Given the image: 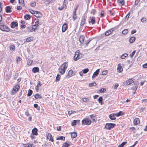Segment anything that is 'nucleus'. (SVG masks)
Here are the masks:
<instances>
[{
  "mask_svg": "<svg viewBox=\"0 0 147 147\" xmlns=\"http://www.w3.org/2000/svg\"><path fill=\"white\" fill-rule=\"evenodd\" d=\"M65 8L66 5H65L63 4L62 6L59 7L58 9L59 10H61L63 9H65Z\"/></svg>",
  "mask_w": 147,
  "mask_h": 147,
  "instance_id": "37998d69",
  "label": "nucleus"
},
{
  "mask_svg": "<svg viewBox=\"0 0 147 147\" xmlns=\"http://www.w3.org/2000/svg\"><path fill=\"white\" fill-rule=\"evenodd\" d=\"M0 29L4 31L8 32L9 30V28L3 23H0Z\"/></svg>",
  "mask_w": 147,
  "mask_h": 147,
  "instance_id": "7ed1b4c3",
  "label": "nucleus"
},
{
  "mask_svg": "<svg viewBox=\"0 0 147 147\" xmlns=\"http://www.w3.org/2000/svg\"><path fill=\"white\" fill-rule=\"evenodd\" d=\"M39 24V22L38 20H36V22H35V24L33 26L34 27H37L38 26V25Z\"/></svg>",
  "mask_w": 147,
  "mask_h": 147,
  "instance_id": "c03bdc74",
  "label": "nucleus"
},
{
  "mask_svg": "<svg viewBox=\"0 0 147 147\" xmlns=\"http://www.w3.org/2000/svg\"><path fill=\"white\" fill-rule=\"evenodd\" d=\"M91 121L90 119L86 117L82 121V123L83 125H89L91 124Z\"/></svg>",
  "mask_w": 147,
  "mask_h": 147,
  "instance_id": "f03ea898",
  "label": "nucleus"
},
{
  "mask_svg": "<svg viewBox=\"0 0 147 147\" xmlns=\"http://www.w3.org/2000/svg\"><path fill=\"white\" fill-rule=\"evenodd\" d=\"M140 0H136L135 3V4L136 5H137L138 3H139V2L140 1Z\"/></svg>",
  "mask_w": 147,
  "mask_h": 147,
  "instance_id": "0e129e2a",
  "label": "nucleus"
},
{
  "mask_svg": "<svg viewBox=\"0 0 147 147\" xmlns=\"http://www.w3.org/2000/svg\"><path fill=\"white\" fill-rule=\"evenodd\" d=\"M119 85L118 84H116L114 86V87L115 89H116L118 86Z\"/></svg>",
  "mask_w": 147,
  "mask_h": 147,
  "instance_id": "69168bd1",
  "label": "nucleus"
},
{
  "mask_svg": "<svg viewBox=\"0 0 147 147\" xmlns=\"http://www.w3.org/2000/svg\"><path fill=\"white\" fill-rule=\"evenodd\" d=\"M127 143V142H123L120 145L118 146V147H123V146Z\"/></svg>",
  "mask_w": 147,
  "mask_h": 147,
  "instance_id": "de8ad7c7",
  "label": "nucleus"
},
{
  "mask_svg": "<svg viewBox=\"0 0 147 147\" xmlns=\"http://www.w3.org/2000/svg\"><path fill=\"white\" fill-rule=\"evenodd\" d=\"M35 13V14L34 16L37 18H40L42 16V14L41 12L37 11H36V12Z\"/></svg>",
  "mask_w": 147,
  "mask_h": 147,
  "instance_id": "9d476101",
  "label": "nucleus"
},
{
  "mask_svg": "<svg viewBox=\"0 0 147 147\" xmlns=\"http://www.w3.org/2000/svg\"><path fill=\"white\" fill-rule=\"evenodd\" d=\"M116 125L115 124L109 123L106 124L105 127L107 129H111L113 128Z\"/></svg>",
  "mask_w": 147,
  "mask_h": 147,
  "instance_id": "423d86ee",
  "label": "nucleus"
},
{
  "mask_svg": "<svg viewBox=\"0 0 147 147\" xmlns=\"http://www.w3.org/2000/svg\"><path fill=\"white\" fill-rule=\"evenodd\" d=\"M77 121L76 120H74L71 123V125L72 126H74L76 125V123H77Z\"/></svg>",
  "mask_w": 147,
  "mask_h": 147,
  "instance_id": "864d4df0",
  "label": "nucleus"
},
{
  "mask_svg": "<svg viewBox=\"0 0 147 147\" xmlns=\"http://www.w3.org/2000/svg\"><path fill=\"white\" fill-rule=\"evenodd\" d=\"M33 92L32 90L30 89L28 91V92L27 94V96H30L32 94Z\"/></svg>",
  "mask_w": 147,
  "mask_h": 147,
  "instance_id": "e433bc0d",
  "label": "nucleus"
},
{
  "mask_svg": "<svg viewBox=\"0 0 147 147\" xmlns=\"http://www.w3.org/2000/svg\"><path fill=\"white\" fill-rule=\"evenodd\" d=\"M135 39L136 38L135 37L133 36L131 37L129 39L130 43H133L135 41Z\"/></svg>",
  "mask_w": 147,
  "mask_h": 147,
  "instance_id": "cd10ccee",
  "label": "nucleus"
},
{
  "mask_svg": "<svg viewBox=\"0 0 147 147\" xmlns=\"http://www.w3.org/2000/svg\"><path fill=\"white\" fill-rule=\"evenodd\" d=\"M96 85V83L95 82H94L90 84L89 86L90 87H92L93 86H95Z\"/></svg>",
  "mask_w": 147,
  "mask_h": 147,
  "instance_id": "13d9d810",
  "label": "nucleus"
},
{
  "mask_svg": "<svg viewBox=\"0 0 147 147\" xmlns=\"http://www.w3.org/2000/svg\"><path fill=\"white\" fill-rule=\"evenodd\" d=\"M24 18L26 20H29L31 18V16L28 14H26L24 16Z\"/></svg>",
  "mask_w": 147,
  "mask_h": 147,
  "instance_id": "f704fd0d",
  "label": "nucleus"
},
{
  "mask_svg": "<svg viewBox=\"0 0 147 147\" xmlns=\"http://www.w3.org/2000/svg\"><path fill=\"white\" fill-rule=\"evenodd\" d=\"M81 54L80 53L79 51L78 50L75 52L74 56V59L75 61H77L81 58Z\"/></svg>",
  "mask_w": 147,
  "mask_h": 147,
  "instance_id": "20e7f679",
  "label": "nucleus"
},
{
  "mask_svg": "<svg viewBox=\"0 0 147 147\" xmlns=\"http://www.w3.org/2000/svg\"><path fill=\"white\" fill-rule=\"evenodd\" d=\"M15 47L14 45H11L10 46V49L11 50L14 51L15 50Z\"/></svg>",
  "mask_w": 147,
  "mask_h": 147,
  "instance_id": "79ce46f5",
  "label": "nucleus"
},
{
  "mask_svg": "<svg viewBox=\"0 0 147 147\" xmlns=\"http://www.w3.org/2000/svg\"><path fill=\"white\" fill-rule=\"evenodd\" d=\"M73 71L72 70H70L68 73V74L67 75V76H68V78L71 77L73 76Z\"/></svg>",
  "mask_w": 147,
  "mask_h": 147,
  "instance_id": "bb28decb",
  "label": "nucleus"
},
{
  "mask_svg": "<svg viewBox=\"0 0 147 147\" xmlns=\"http://www.w3.org/2000/svg\"><path fill=\"white\" fill-rule=\"evenodd\" d=\"M68 26L67 24H63L62 27V30L63 32H64L67 30Z\"/></svg>",
  "mask_w": 147,
  "mask_h": 147,
  "instance_id": "ddd939ff",
  "label": "nucleus"
},
{
  "mask_svg": "<svg viewBox=\"0 0 147 147\" xmlns=\"http://www.w3.org/2000/svg\"><path fill=\"white\" fill-rule=\"evenodd\" d=\"M86 20L85 19V17L84 16L83 17L81 20V21L80 23L81 26H83L86 22Z\"/></svg>",
  "mask_w": 147,
  "mask_h": 147,
  "instance_id": "aec40b11",
  "label": "nucleus"
},
{
  "mask_svg": "<svg viewBox=\"0 0 147 147\" xmlns=\"http://www.w3.org/2000/svg\"><path fill=\"white\" fill-rule=\"evenodd\" d=\"M108 71L107 70L104 71L102 72V75H106L108 73Z\"/></svg>",
  "mask_w": 147,
  "mask_h": 147,
  "instance_id": "603ef678",
  "label": "nucleus"
},
{
  "mask_svg": "<svg viewBox=\"0 0 147 147\" xmlns=\"http://www.w3.org/2000/svg\"><path fill=\"white\" fill-rule=\"evenodd\" d=\"M26 29L27 30V31L29 32H32L35 31V29H36V27L34 28V27L32 26L30 27H27Z\"/></svg>",
  "mask_w": 147,
  "mask_h": 147,
  "instance_id": "6e6552de",
  "label": "nucleus"
},
{
  "mask_svg": "<svg viewBox=\"0 0 147 147\" xmlns=\"http://www.w3.org/2000/svg\"><path fill=\"white\" fill-rule=\"evenodd\" d=\"M33 40V38L30 37L26 39V41L27 42H30L32 41Z\"/></svg>",
  "mask_w": 147,
  "mask_h": 147,
  "instance_id": "c9c22d12",
  "label": "nucleus"
},
{
  "mask_svg": "<svg viewBox=\"0 0 147 147\" xmlns=\"http://www.w3.org/2000/svg\"><path fill=\"white\" fill-rule=\"evenodd\" d=\"M21 60V59L19 57H18L16 58V61L18 63H19Z\"/></svg>",
  "mask_w": 147,
  "mask_h": 147,
  "instance_id": "4d7b16f0",
  "label": "nucleus"
},
{
  "mask_svg": "<svg viewBox=\"0 0 147 147\" xmlns=\"http://www.w3.org/2000/svg\"><path fill=\"white\" fill-rule=\"evenodd\" d=\"M38 130L37 128H34L32 130V133L33 135H37L38 134L37 133Z\"/></svg>",
  "mask_w": 147,
  "mask_h": 147,
  "instance_id": "412c9836",
  "label": "nucleus"
},
{
  "mask_svg": "<svg viewBox=\"0 0 147 147\" xmlns=\"http://www.w3.org/2000/svg\"><path fill=\"white\" fill-rule=\"evenodd\" d=\"M24 147H35L33 144L28 143L25 144Z\"/></svg>",
  "mask_w": 147,
  "mask_h": 147,
  "instance_id": "c85d7f7f",
  "label": "nucleus"
},
{
  "mask_svg": "<svg viewBox=\"0 0 147 147\" xmlns=\"http://www.w3.org/2000/svg\"><path fill=\"white\" fill-rule=\"evenodd\" d=\"M41 86L40 81H38V83L36 86L35 87V88L37 92H38L39 90V88Z\"/></svg>",
  "mask_w": 147,
  "mask_h": 147,
  "instance_id": "a211bd4d",
  "label": "nucleus"
},
{
  "mask_svg": "<svg viewBox=\"0 0 147 147\" xmlns=\"http://www.w3.org/2000/svg\"><path fill=\"white\" fill-rule=\"evenodd\" d=\"M29 11L34 15L35 14V13L36 12V11H34L32 10H29Z\"/></svg>",
  "mask_w": 147,
  "mask_h": 147,
  "instance_id": "e2e57ef3",
  "label": "nucleus"
},
{
  "mask_svg": "<svg viewBox=\"0 0 147 147\" xmlns=\"http://www.w3.org/2000/svg\"><path fill=\"white\" fill-rule=\"evenodd\" d=\"M65 139V137L63 136H60L58 137L57 138V140H64Z\"/></svg>",
  "mask_w": 147,
  "mask_h": 147,
  "instance_id": "58836bf2",
  "label": "nucleus"
},
{
  "mask_svg": "<svg viewBox=\"0 0 147 147\" xmlns=\"http://www.w3.org/2000/svg\"><path fill=\"white\" fill-rule=\"evenodd\" d=\"M117 1L119 5L121 6L124 5L125 3V1L124 0H117Z\"/></svg>",
  "mask_w": 147,
  "mask_h": 147,
  "instance_id": "a878e982",
  "label": "nucleus"
},
{
  "mask_svg": "<svg viewBox=\"0 0 147 147\" xmlns=\"http://www.w3.org/2000/svg\"><path fill=\"white\" fill-rule=\"evenodd\" d=\"M89 69L88 68H86L82 70L83 71V73H84V74H85L87 73L89 71Z\"/></svg>",
  "mask_w": 147,
  "mask_h": 147,
  "instance_id": "a18cd8bd",
  "label": "nucleus"
},
{
  "mask_svg": "<svg viewBox=\"0 0 147 147\" xmlns=\"http://www.w3.org/2000/svg\"><path fill=\"white\" fill-rule=\"evenodd\" d=\"M134 79H130L126 81V84L127 85H128L134 82Z\"/></svg>",
  "mask_w": 147,
  "mask_h": 147,
  "instance_id": "2eb2a0df",
  "label": "nucleus"
},
{
  "mask_svg": "<svg viewBox=\"0 0 147 147\" xmlns=\"http://www.w3.org/2000/svg\"><path fill=\"white\" fill-rule=\"evenodd\" d=\"M85 37L84 36L82 35L80 36L79 40L81 43H84V40L85 39Z\"/></svg>",
  "mask_w": 147,
  "mask_h": 147,
  "instance_id": "4be33fe9",
  "label": "nucleus"
},
{
  "mask_svg": "<svg viewBox=\"0 0 147 147\" xmlns=\"http://www.w3.org/2000/svg\"><path fill=\"white\" fill-rule=\"evenodd\" d=\"M115 115V114L113 113L109 115V118L111 120H114L116 119Z\"/></svg>",
  "mask_w": 147,
  "mask_h": 147,
  "instance_id": "5701e85b",
  "label": "nucleus"
},
{
  "mask_svg": "<svg viewBox=\"0 0 147 147\" xmlns=\"http://www.w3.org/2000/svg\"><path fill=\"white\" fill-rule=\"evenodd\" d=\"M46 137L47 140H48L50 141L53 142V140L52 135L50 133L46 134Z\"/></svg>",
  "mask_w": 147,
  "mask_h": 147,
  "instance_id": "0eeeda50",
  "label": "nucleus"
},
{
  "mask_svg": "<svg viewBox=\"0 0 147 147\" xmlns=\"http://www.w3.org/2000/svg\"><path fill=\"white\" fill-rule=\"evenodd\" d=\"M34 97L36 99H37L38 98H41L42 97L38 93L35 95Z\"/></svg>",
  "mask_w": 147,
  "mask_h": 147,
  "instance_id": "2f4dec72",
  "label": "nucleus"
},
{
  "mask_svg": "<svg viewBox=\"0 0 147 147\" xmlns=\"http://www.w3.org/2000/svg\"><path fill=\"white\" fill-rule=\"evenodd\" d=\"M100 69H97L93 74L92 76V78H94L96 77L97 76L100 72Z\"/></svg>",
  "mask_w": 147,
  "mask_h": 147,
  "instance_id": "9b49d317",
  "label": "nucleus"
},
{
  "mask_svg": "<svg viewBox=\"0 0 147 147\" xmlns=\"http://www.w3.org/2000/svg\"><path fill=\"white\" fill-rule=\"evenodd\" d=\"M136 51H134L130 55V57L131 58H132L134 55L135 52H136Z\"/></svg>",
  "mask_w": 147,
  "mask_h": 147,
  "instance_id": "6e6d98bb",
  "label": "nucleus"
},
{
  "mask_svg": "<svg viewBox=\"0 0 147 147\" xmlns=\"http://www.w3.org/2000/svg\"><path fill=\"white\" fill-rule=\"evenodd\" d=\"M140 123V120L138 118L134 119V125H136Z\"/></svg>",
  "mask_w": 147,
  "mask_h": 147,
  "instance_id": "f3484780",
  "label": "nucleus"
},
{
  "mask_svg": "<svg viewBox=\"0 0 147 147\" xmlns=\"http://www.w3.org/2000/svg\"><path fill=\"white\" fill-rule=\"evenodd\" d=\"M33 62V61L31 60H28L27 62V64L29 65H32Z\"/></svg>",
  "mask_w": 147,
  "mask_h": 147,
  "instance_id": "8fccbe9b",
  "label": "nucleus"
},
{
  "mask_svg": "<svg viewBox=\"0 0 147 147\" xmlns=\"http://www.w3.org/2000/svg\"><path fill=\"white\" fill-rule=\"evenodd\" d=\"M106 89L105 88H102L98 91V93H102L105 91Z\"/></svg>",
  "mask_w": 147,
  "mask_h": 147,
  "instance_id": "473e14b6",
  "label": "nucleus"
},
{
  "mask_svg": "<svg viewBox=\"0 0 147 147\" xmlns=\"http://www.w3.org/2000/svg\"><path fill=\"white\" fill-rule=\"evenodd\" d=\"M77 134L76 132H72L71 134V136L72 138H74L76 137Z\"/></svg>",
  "mask_w": 147,
  "mask_h": 147,
  "instance_id": "7c9ffc66",
  "label": "nucleus"
},
{
  "mask_svg": "<svg viewBox=\"0 0 147 147\" xmlns=\"http://www.w3.org/2000/svg\"><path fill=\"white\" fill-rule=\"evenodd\" d=\"M143 67L144 68H147V63H145L143 65Z\"/></svg>",
  "mask_w": 147,
  "mask_h": 147,
  "instance_id": "774afa93",
  "label": "nucleus"
},
{
  "mask_svg": "<svg viewBox=\"0 0 147 147\" xmlns=\"http://www.w3.org/2000/svg\"><path fill=\"white\" fill-rule=\"evenodd\" d=\"M20 88V86L18 85L15 86L13 88L11 93L12 94H13L18 91Z\"/></svg>",
  "mask_w": 147,
  "mask_h": 147,
  "instance_id": "39448f33",
  "label": "nucleus"
},
{
  "mask_svg": "<svg viewBox=\"0 0 147 147\" xmlns=\"http://www.w3.org/2000/svg\"><path fill=\"white\" fill-rule=\"evenodd\" d=\"M146 18H143L141 20V21L142 22H145L146 20Z\"/></svg>",
  "mask_w": 147,
  "mask_h": 147,
  "instance_id": "680f3d73",
  "label": "nucleus"
},
{
  "mask_svg": "<svg viewBox=\"0 0 147 147\" xmlns=\"http://www.w3.org/2000/svg\"><path fill=\"white\" fill-rule=\"evenodd\" d=\"M18 23L16 22H11V28H13L16 26H18Z\"/></svg>",
  "mask_w": 147,
  "mask_h": 147,
  "instance_id": "dca6fc26",
  "label": "nucleus"
},
{
  "mask_svg": "<svg viewBox=\"0 0 147 147\" xmlns=\"http://www.w3.org/2000/svg\"><path fill=\"white\" fill-rule=\"evenodd\" d=\"M70 145V143L69 142H65L64 143L62 147H68Z\"/></svg>",
  "mask_w": 147,
  "mask_h": 147,
  "instance_id": "393cba45",
  "label": "nucleus"
},
{
  "mask_svg": "<svg viewBox=\"0 0 147 147\" xmlns=\"http://www.w3.org/2000/svg\"><path fill=\"white\" fill-rule=\"evenodd\" d=\"M5 11L6 12L9 13L11 11V8L10 6H8L5 7Z\"/></svg>",
  "mask_w": 147,
  "mask_h": 147,
  "instance_id": "b1692460",
  "label": "nucleus"
},
{
  "mask_svg": "<svg viewBox=\"0 0 147 147\" xmlns=\"http://www.w3.org/2000/svg\"><path fill=\"white\" fill-rule=\"evenodd\" d=\"M77 9V7H76V8H75L74 9V10L73 11V15H76V11Z\"/></svg>",
  "mask_w": 147,
  "mask_h": 147,
  "instance_id": "bf43d9fd",
  "label": "nucleus"
},
{
  "mask_svg": "<svg viewBox=\"0 0 147 147\" xmlns=\"http://www.w3.org/2000/svg\"><path fill=\"white\" fill-rule=\"evenodd\" d=\"M137 87L136 86H135V87H132L131 89L133 90H135V92H133L134 94H135V92L136 91V90L137 89Z\"/></svg>",
  "mask_w": 147,
  "mask_h": 147,
  "instance_id": "3c124183",
  "label": "nucleus"
},
{
  "mask_svg": "<svg viewBox=\"0 0 147 147\" xmlns=\"http://www.w3.org/2000/svg\"><path fill=\"white\" fill-rule=\"evenodd\" d=\"M36 3L35 2H34L33 3H31L30 4V6H31L32 7H34L36 5Z\"/></svg>",
  "mask_w": 147,
  "mask_h": 147,
  "instance_id": "052dcab7",
  "label": "nucleus"
},
{
  "mask_svg": "<svg viewBox=\"0 0 147 147\" xmlns=\"http://www.w3.org/2000/svg\"><path fill=\"white\" fill-rule=\"evenodd\" d=\"M39 68L38 67H35L33 68L32 71L34 73H36L39 71Z\"/></svg>",
  "mask_w": 147,
  "mask_h": 147,
  "instance_id": "6ab92c4d",
  "label": "nucleus"
},
{
  "mask_svg": "<svg viewBox=\"0 0 147 147\" xmlns=\"http://www.w3.org/2000/svg\"><path fill=\"white\" fill-rule=\"evenodd\" d=\"M90 117H91V118L93 120V121H96V117L94 115H90Z\"/></svg>",
  "mask_w": 147,
  "mask_h": 147,
  "instance_id": "4c0bfd02",
  "label": "nucleus"
},
{
  "mask_svg": "<svg viewBox=\"0 0 147 147\" xmlns=\"http://www.w3.org/2000/svg\"><path fill=\"white\" fill-rule=\"evenodd\" d=\"M128 56V55L127 53H124L121 55L120 56V58L121 59H124L126 57H127Z\"/></svg>",
  "mask_w": 147,
  "mask_h": 147,
  "instance_id": "c756f323",
  "label": "nucleus"
},
{
  "mask_svg": "<svg viewBox=\"0 0 147 147\" xmlns=\"http://www.w3.org/2000/svg\"><path fill=\"white\" fill-rule=\"evenodd\" d=\"M102 98L100 96L98 99V101L99 103H100L101 105H102Z\"/></svg>",
  "mask_w": 147,
  "mask_h": 147,
  "instance_id": "ea45409f",
  "label": "nucleus"
},
{
  "mask_svg": "<svg viewBox=\"0 0 147 147\" xmlns=\"http://www.w3.org/2000/svg\"><path fill=\"white\" fill-rule=\"evenodd\" d=\"M113 31V28L110 29L109 30L105 32V34L106 36H108L111 34Z\"/></svg>",
  "mask_w": 147,
  "mask_h": 147,
  "instance_id": "f8f14e48",
  "label": "nucleus"
},
{
  "mask_svg": "<svg viewBox=\"0 0 147 147\" xmlns=\"http://www.w3.org/2000/svg\"><path fill=\"white\" fill-rule=\"evenodd\" d=\"M128 31L127 29H125L122 31V33L123 34H126L127 33Z\"/></svg>",
  "mask_w": 147,
  "mask_h": 147,
  "instance_id": "09e8293b",
  "label": "nucleus"
},
{
  "mask_svg": "<svg viewBox=\"0 0 147 147\" xmlns=\"http://www.w3.org/2000/svg\"><path fill=\"white\" fill-rule=\"evenodd\" d=\"M61 78V76L60 75L57 74L56 78L55 81L57 82L59 81Z\"/></svg>",
  "mask_w": 147,
  "mask_h": 147,
  "instance_id": "72a5a7b5",
  "label": "nucleus"
},
{
  "mask_svg": "<svg viewBox=\"0 0 147 147\" xmlns=\"http://www.w3.org/2000/svg\"><path fill=\"white\" fill-rule=\"evenodd\" d=\"M68 66L67 62H65L60 66L58 69V71L61 75H63L65 72Z\"/></svg>",
  "mask_w": 147,
  "mask_h": 147,
  "instance_id": "f257e3e1",
  "label": "nucleus"
},
{
  "mask_svg": "<svg viewBox=\"0 0 147 147\" xmlns=\"http://www.w3.org/2000/svg\"><path fill=\"white\" fill-rule=\"evenodd\" d=\"M83 101L84 102H87L89 101V99L86 98H82Z\"/></svg>",
  "mask_w": 147,
  "mask_h": 147,
  "instance_id": "49530a36",
  "label": "nucleus"
},
{
  "mask_svg": "<svg viewBox=\"0 0 147 147\" xmlns=\"http://www.w3.org/2000/svg\"><path fill=\"white\" fill-rule=\"evenodd\" d=\"M123 113L122 112L120 111L119 113L116 114H115V115L117 117H119L120 116L122 115L121 113Z\"/></svg>",
  "mask_w": 147,
  "mask_h": 147,
  "instance_id": "5fc2aeb1",
  "label": "nucleus"
},
{
  "mask_svg": "<svg viewBox=\"0 0 147 147\" xmlns=\"http://www.w3.org/2000/svg\"><path fill=\"white\" fill-rule=\"evenodd\" d=\"M90 21H89V23H91L92 24H94L95 23V17H92L90 18Z\"/></svg>",
  "mask_w": 147,
  "mask_h": 147,
  "instance_id": "4468645a",
  "label": "nucleus"
},
{
  "mask_svg": "<svg viewBox=\"0 0 147 147\" xmlns=\"http://www.w3.org/2000/svg\"><path fill=\"white\" fill-rule=\"evenodd\" d=\"M19 0V3L20 5H22L23 6H24V0Z\"/></svg>",
  "mask_w": 147,
  "mask_h": 147,
  "instance_id": "a19ab883",
  "label": "nucleus"
},
{
  "mask_svg": "<svg viewBox=\"0 0 147 147\" xmlns=\"http://www.w3.org/2000/svg\"><path fill=\"white\" fill-rule=\"evenodd\" d=\"M25 115L27 116H28L30 115V114L28 113V110L26 111L25 112Z\"/></svg>",
  "mask_w": 147,
  "mask_h": 147,
  "instance_id": "338daca9",
  "label": "nucleus"
},
{
  "mask_svg": "<svg viewBox=\"0 0 147 147\" xmlns=\"http://www.w3.org/2000/svg\"><path fill=\"white\" fill-rule=\"evenodd\" d=\"M117 72L119 73L121 72L123 70V68L122 67V64L121 63H119L117 65Z\"/></svg>",
  "mask_w": 147,
  "mask_h": 147,
  "instance_id": "1a4fd4ad",
  "label": "nucleus"
}]
</instances>
